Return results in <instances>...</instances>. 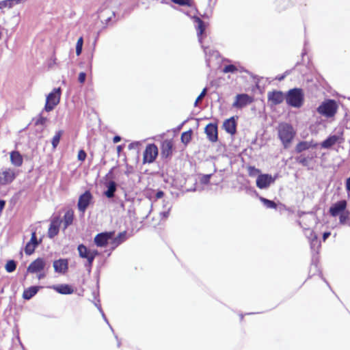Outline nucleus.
<instances>
[{"mask_svg":"<svg viewBox=\"0 0 350 350\" xmlns=\"http://www.w3.org/2000/svg\"><path fill=\"white\" fill-rule=\"evenodd\" d=\"M276 131L278 137L284 148L288 149L290 148L296 135V130L293 126L290 123L282 122L278 124Z\"/></svg>","mask_w":350,"mask_h":350,"instance_id":"f257e3e1","label":"nucleus"},{"mask_svg":"<svg viewBox=\"0 0 350 350\" xmlns=\"http://www.w3.org/2000/svg\"><path fill=\"white\" fill-rule=\"evenodd\" d=\"M286 103L293 107L300 108L304 101V94L301 88L289 90L285 96Z\"/></svg>","mask_w":350,"mask_h":350,"instance_id":"f03ea898","label":"nucleus"},{"mask_svg":"<svg viewBox=\"0 0 350 350\" xmlns=\"http://www.w3.org/2000/svg\"><path fill=\"white\" fill-rule=\"evenodd\" d=\"M337 110V103L333 99H325L317 108V111L326 118L334 117Z\"/></svg>","mask_w":350,"mask_h":350,"instance_id":"7ed1b4c3","label":"nucleus"},{"mask_svg":"<svg viewBox=\"0 0 350 350\" xmlns=\"http://www.w3.org/2000/svg\"><path fill=\"white\" fill-rule=\"evenodd\" d=\"M61 97V88H54L53 91L49 93L46 98V103L44 110L49 112L52 111L60 101Z\"/></svg>","mask_w":350,"mask_h":350,"instance_id":"20e7f679","label":"nucleus"},{"mask_svg":"<svg viewBox=\"0 0 350 350\" xmlns=\"http://www.w3.org/2000/svg\"><path fill=\"white\" fill-rule=\"evenodd\" d=\"M159 153L158 148L154 144H148L143 153V163H152Z\"/></svg>","mask_w":350,"mask_h":350,"instance_id":"39448f33","label":"nucleus"},{"mask_svg":"<svg viewBox=\"0 0 350 350\" xmlns=\"http://www.w3.org/2000/svg\"><path fill=\"white\" fill-rule=\"evenodd\" d=\"M92 199L93 196L90 191H85L81 194L79 198L77 204L79 211L83 213H85Z\"/></svg>","mask_w":350,"mask_h":350,"instance_id":"423d86ee","label":"nucleus"},{"mask_svg":"<svg viewBox=\"0 0 350 350\" xmlns=\"http://www.w3.org/2000/svg\"><path fill=\"white\" fill-rule=\"evenodd\" d=\"M114 235V232H102L98 234L94 238V243L98 247L105 246L109 243H112V239Z\"/></svg>","mask_w":350,"mask_h":350,"instance_id":"0eeeda50","label":"nucleus"},{"mask_svg":"<svg viewBox=\"0 0 350 350\" xmlns=\"http://www.w3.org/2000/svg\"><path fill=\"white\" fill-rule=\"evenodd\" d=\"M16 174L13 169L5 168L0 172V185H5L11 183L15 178Z\"/></svg>","mask_w":350,"mask_h":350,"instance_id":"6e6552de","label":"nucleus"},{"mask_svg":"<svg viewBox=\"0 0 350 350\" xmlns=\"http://www.w3.org/2000/svg\"><path fill=\"white\" fill-rule=\"evenodd\" d=\"M252 102V98L247 94H237L235 100L232 104V107L242 109Z\"/></svg>","mask_w":350,"mask_h":350,"instance_id":"1a4fd4ad","label":"nucleus"},{"mask_svg":"<svg viewBox=\"0 0 350 350\" xmlns=\"http://www.w3.org/2000/svg\"><path fill=\"white\" fill-rule=\"evenodd\" d=\"M275 178L271 175L264 174H260L256 178V186L259 189H267L271 184L273 183Z\"/></svg>","mask_w":350,"mask_h":350,"instance_id":"9d476101","label":"nucleus"},{"mask_svg":"<svg viewBox=\"0 0 350 350\" xmlns=\"http://www.w3.org/2000/svg\"><path fill=\"white\" fill-rule=\"evenodd\" d=\"M347 201L340 200L331 206L329 212L332 217H336L345 212L347 208Z\"/></svg>","mask_w":350,"mask_h":350,"instance_id":"9b49d317","label":"nucleus"},{"mask_svg":"<svg viewBox=\"0 0 350 350\" xmlns=\"http://www.w3.org/2000/svg\"><path fill=\"white\" fill-rule=\"evenodd\" d=\"M45 267V261L43 258H38L33 260L27 267V272L37 273L42 271Z\"/></svg>","mask_w":350,"mask_h":350,"instance_id":"f8f14e48","label":"nucleus"},{"mask_svg":"<svg viewBox=\"0 0 350 350\" xmlns=\"http://www.w3.org/2000/svg\"><path fill=\"white\" fill-rule=\"evenodd\" d=\"M115 16V12L109 8H104L100 10L98 18L101 23L108 25Z\"/></svg>","mask_w":350,"mask_h":350,"instance_id":"ddd939ff","label":"nucleus"},{"mask_svg":"<svg viewBox=\"0 0 350 350\" xmlns=\"http://www.w3.org/2000/svg\"><path fill=\"white\" fill-rule=\"evenodd\" d=\"M205 133L211 142H216L218 139L217 126L215 124L210 123L205 127Z\"/></svg>","mask_w":350,"mask_h":350,"instance_id":"4468645a","label":"nucleus"},{"mask_svg":"<svg viewBox=\"0 0 350 350\" xmlns=\"http://www.w3.org/2000/svg\"><path fill=\"white\" fill-rule=\"evenodd\" d=\"M267 97L268 100L275 105L282 103L285 98L281 91L269 92H268Z\"/></svg>","mask_w":350,"mask_h":350,"instance_id":"2eb2a0df","label":"nucleus"},{"mask_svg":"<svg viewBox=\"0 0 350 350\" xmlns=\"http://www.w3.org/2000/svg\"><path fill=\"white\" fill-rule=\"evenodd\" d=\"M55 271L59 273H64L68 269V261L67 259L60 258L53 262Z\"/></svg>","mask_w":350,"mask_h":350,"instance_id":"dca6fc26","label":"nucleus"},{"mask_svg":"<svg viewBox=\"0 0 350 350\" xmlns=\"http://www.w3.org/2000/svg\"><path fill=\"white\" fill-rule=\"evenodd\" d=\"M224 130L230 135H234L237 132V122L235 117H231L224 121L223 124Z\"/></svg>","mask_w":350,"mask_h":350,"instance_id":"f3484780","label":"nucleus"},{"mask_svg":"<svg viewBox=\"0 0 350 350\" xmlns=\"http://www.w3.org/2000/svg\"><path fill=\"white\" fill-rule=\"evenodd\" d=\"M60 222L61 221L58 217L55 218L51 221L48 230V237L50 239H53L58 234L59 231Z\"/></svg>","mask_w":350,"mask_h":350,"instance_id":"a211bd4d","label":"nucleus"},{"mask_svg":"<svg viewBox=\"0 0 350 350\" xmlns=\"http://www.w3.org/2000/svg\"><path fill=\"white\" fill-rule=\"evenodd\" d=\"M173 144L171 140L165 139L161 144V156L167 158L172 154Z\"/></svg>","mask_w":350,"mask_h":350,"instance_id":"6ab92c4d","label":"nucleus"},{"mask_svg":"<svg viewBox=\"0 0 350 350\" xmlns=\"http://www.w3.org/2000/svg\"><path fill=\"white\" fill-rule=\"evenodd\" d=\"M318 144L314 142L313 141H302L297 144L295 147V151L298 153H300L304 150H308L310 148H316Z\"/></svg>","mask_w":350,"mask_h":350,"instance_id":"aec40b11","label":"nucleus"},{"mask_svg":"<svg viewBox=\"0 0 350 350\" xmlns=\"http://www.w3.org/2000/svg\"><path fill=\"white\" fill-rule=\"evenodd\" d=\"M105 185L107 188V189L104 192V194L108 198H113L116 191L117 184L113 180H109L105 183Z\"/></svg>","mask_w":350,"mask_h":350,"instance_id":"412c9836","label":"nucleus"},{"mask_svg":"<svg viewBox=\"0 0 350 350\" xmlns=\"http://www.w3.org/2000/svg\"><path fill=\"white\" fill-rule=\"evenodd\" d=\"M339 139L340 137L338 135H330L321 144V146L325 149L330 148L332 146L335 145Z\"/></svg>","mask_w":350,"mask_h":350,"instance_id":"4be33fe9","label":"nucleus"},{"mask_svg":"<svg viewBox=\"0 0 350 350\" xmlns=\"http://www.w3.org/2000/svg\"><path fill=\"white\" fill-rule=\"evenodd\" d=\"M10 161L16 167H21L23 163V156L18 151H12L10 153Z\"/></svg>","mask_w":350,"mask_h":350,"instance_id":"5701e85b","label":"nucleus"},{"mask_svg":"<svg viewBox=\"0 0 350 350\" xmlns=\"http://www.w3.org/2000/svg\"><path fill=\"white\" fill-rule=\"evenodd\" d=\"M194 23L196 25V28L197 29V34L199 39V41L202 42V35L203 34L204 30H205V25L204 23L199 18V17H195L194 18Z\"/></svg>","mask_w":350,"mask_h":350,"instance_id":"b1692460","label":"nucleus"},{"mask_svg":"<svg viewBox=\"0 0 350 350\" xmlns=\"http://www.w3.org/2000/svg\"><path fill=\"white\" fill-rule=\"evenodd\" d=\"M74 211L72 209H68L64 214L63 217L64 229H66L70 226L74 220Z\"/></svg>","mask_w":350,"mask_h":350,"instance_id":"393cba45","label":"nucleus"},{"mask_svg":"<svg viewBox=\"0 0 350 350\" xmlns=\"http://www.w3.org/2000/svg\"><path fill=\"white\" fill-rule=\"evenodd\" d=\"M40 288V286H32L25 289L23 293V298L26 300H29L36 295Z\"/></svg>","mask_w":350,"mask_h":350,"instance_id":"a878e982","label":"nucleus"},{"mask_svg":"<svg viewBox=\"0 0 350 350\" xmlns=\"http://www.w3.org/2000/svg\"><path fill=\"white\" fill-rule=\"evenodd\" d=\"M77 250L79 256L82 258H87L94 253V251L89 250L83 244L79 245Z\"/></svg>","mask_w":350,"mask_h":350,"instance_id":"bb28decb","label":"nucleus"},{"mask_svg":"<svg viewBox=\"0 0 350 350\" xmlns=\"http://www.w3.org/2000/svg\"><path fill=\"white\" fill-rule=\"evenodd\" d=\"M60 294L69 295L73 293V289L68 284H61L55 288Z\"/></svg>","mask_w":350,"mask_h":350,"instance_id":"cd10ccee","label":"nucleus"},{"mask_svg":"<svg viewBox=\"0 0 350 350\" xmlns=\"http://www.w3.org/2000/svg\"><path fill=\"white\" fill-rule=\"evenodd\" d=\"M311 233V238L309 237V241L310 243V247L312 250H315V248H319L321 245L319 241H318L317 235L312 231L309 230Z\"/></svg>","mask_w":350,"mask_h":350,"instance_id":"c85d7f7f","label":"nucleus"},{"mask_svg":"<svg viewBox=\"0 0 350 350\" xmlns=\"http://www.w3.org/2000/svg\"><path fill=\"white\" fill-rule=\"evenodd\" d=\"M126 239V232H120L116 238L113 237L111 244L113 245V247H116L124 241Z\"/></svg>","mask_w":350,"mask_h":350,"instance_id":"c756f323","label":"nucleus"},{"mask_svg":"<svg viewBox=\"0 0 350 350\" xmlns=\"http://www.w3.org/2000/svg\"><path fill=\"white\" fill-rule=\"evenodd\" d=\"M164 211L160 212V217L163 219H166L169 216L170 211L172 208V204L169 202H165L163 204Z\"/></svg>","mask_w":350,"mask_h":350,"instance_id":"7c9ffc66","label":"nucleus"},{"mask_svg":"<svg viewBox=\"0 0 350 350\" xmlns=\"http://www.w3.org/2000/svg\"><path fill=\"white\" fill-rule=\"evenodd\" d=\"M63 134V131L60 130L56 132L55 135L52 139V146L53 148H56L59 143L60 138Z\"/></svg>","mask_w":350,"mask_h":350,"instance_id":"2f4dec72","label":"nucleus"},{"mask_svg":"<svg viewBox=\"0 0 350 350\" xmlns=\"http://www.w3.org/2000/svg\"><path fill=\"white\" fill-rule=\"evenodd\" d=\"M7 272L12 273L16 269V262L14 260H10L7 262L5 266Z\"/></svg>","mask_w":350,"mask_h":350,"instance_id":"473e14b6","label":"nucleus"},{"mask_svg":"<svg viewBox=\"0 0 350 350\" xmlns=\"http://www.w3.org/2000/svg\"><path fill=\"white\" fill-rule=\"evenodd\" d=\"M260 200L268 208H277V204L272 200H268L263 197H260Z\"/></svg>","mask_w":350,"mask_h":350,"instance_id":"72a5a7b5","label":"nucleus"},{"mask_svg":"<svg viewBox=\"0 0 350 350\" xmlns=\"http://www.w3.org/2000/svg\"><path fill=\"white\" fill-rule=\"evenodd\" d=\"M14 3H18V0H4L0 1V9H3L4 8H12Z\"/></svg>","mask_w":350,"mask_h":350,"instance_id":"f704fd0d","label":"nucleus"},{"mask_svg":"<svg viewBox=\"0 0 350 350\" xmlns=\"http://www.w3.org/2000/svg\"><path fill=\"white\" fill-rule=\"evenodd\" d=\"M191 130L183 133L181 135V142L185 144H187L191 139Z\"/></svg>","mask_w":350,"mask_h":350,"instance_id":"c9c22d12","label":"nucleus"},{"mask_svg":"<svg viewBox=\"0 0 350 350\" xmlns=\"http://www.w3.org/2000/svg\"><path fill=\"white\" fill-rule=\"evenodd\" d=\"M35 120V125L36 126H39V125H42V126H44L45 125L46 122H47V118L46 117H44L42 116V112L40 113L38 117L34 119Z\"/></svg>","mask_w":350,"mask_h":350,"instance_id":"e433bc0d","label":"nucleus"},{"mask_svg":"<svg viewBox=\"0 0 350 350\" xmlns=\"http://www.w3.org/2000/svg\"><path fill=\"white\" fill-rule=\"evenodd\" d=\"M36 243H29L28 242L26 245H25V252L27 255H31L32 254L34 251H35V249L36 247Z\"/></svg>","mask_w":350,"mask_h":350,"instance_id":"4c0bfd02","label":"nucleus"},{"mask_svg":"<svg viewBox=\"0 0 350 350\" xmlns=\"http://www.w3.org/2000/svg\"><path fill=\"white\" fill-rule=\"evenodd\" d=\"M97 254H98V252L94 251V254L90 256L88 258H86L87 262L85 263V266L87 267L88 270L89 271H90V270L92 269L93 261Z\"/></svg>","mask_w":350,"mask_h":350,"instance_id":"58836bf2","label":"nucleus"},{"mask_svg":"<svg viewBox=\"0 0 350 350\" xmlns=\"http://www.w3.org/2000/svg\"><path fill=\"white\" fill-rule=\"evenodd\" d=\"M350 212L349 211H345L342 212L340 215H339V220L341 224H345L347 221L349 220Z\"/></svg>","mask_w":350,"mask_h":350,"instance_id":"ea45409f","label":"nucleus"},{"mask_svg":"<svg viewBox=\"0 0 350 350\" xmlns=\"http://www.w3.org/2000/svg\"><path fill=\"white\" fill-rule=\"evenodd\" d=\"M83 37H80L76 44V54L77 56L80 55L82 52V48H83Z\"/></svg>","mask_w":350,"mask_h":350,"instance_id":"a19ab883","label":"nucleus"},{"mask_svg":"<svg viewBox=\"0 0 350 350\" xmlns=\"http://www.w3.org/2000/svg\"><path fill=\"white\" fill-rule=\"evenodd\" d=\"M296 160L299 163L304 166H307L309 163V159L304 157V155H300L299 157H297Z\"/></svg>","mask_w":350,"mask_h":350,"instance_id":"79ce46f5","label":"nucleus"},{"mask_svg":"<svg viewBox=\"0 0 350 350\" xmlns=\"http://www.w3.org/2000/svg\"><path fill=\"white\" fill-rule=\"evenodd\" d=\"M237 70V67L232 64L227 65L223 69V72L224 73L234 72Z\"/></svg>","mask_w":350,"mask_h":350,"instance_id":"37998d69","label":"nucleus"},{"mask_svg":"<svg viewBox=\"0 0 350 350\" xmlns=\"http://www.w3.org/2000/svg\"><path fill=\"white\" fill-rule=\"evenodd\" d=\"M212 176V174H206L203 175L200 178V183L203 185H207L210 182L211 177Z\"/></svg>","mask_w":350,"mask_h":350,"instance_id":"c03bdc74","label":"nucleus"},{"mask_svg":"<svg viewBox=\"0 0 350 350\" xmlns=\"http://www.w3.org/2000/svg\"><path fill=\"white\" fill-rule=\"evenodd\" d=\"M206 92H207V89L204 88L202 92H201V94L196 98L195 103H194L195 106H197L198 102L200 101L205 96V95L206 94Z\"/></svg>","mask_w":350,"mask_h":350,"instance_id":"a18cd8bd","label":"nucleus"},{"mask_svg":"<svg viewBox=\"0 0 350 350\" xmlns=\"http://www.w3.org/2000/svg\"><path fill=\"white\" fill-rule=\"evenodd\" d=\"M191 0H172L174 3L178 4L180 5H189V2Z\"/></svg>","mask_w":350,"mask_h":350,"instance_id":"49530a36","label":"nucleus"},{"mask_svg":"<svg viewBox=\"0 0 350 350\" xmlns=\"http://www.w3.org/2000/svg\"><path fill=\"white\" fill-rule=\"evenodd\" d=\"M86 152L83 150H81L78 152V159L79 161H83L86 158Z\"/></svg>","mask_w":350,"mask_h":350,"instance_id":"de8ad7c7","label":"nucleus"},{"mask_svg":"<svg viewBox=\"0 0 350 350\" xmlns=\"http://www.w3.org/2000/svg\"><path fill=\"white\" fill-rule=\"evenodd\" d=\"M86 73L81 72L79 75L78 81L81 83H83L85 81Z\"/></svg>","mask_w":350,"mask_h":350,"instance_id":"09e8293b","label":"nucleus"},{"mask_svg":"<svg viewBox=\"0 0 350 350\" xmlns=\"http://www.w3.org/2000/svg\"><path fill=\"white\" fill-rule=\"evenodd\" d=\"M29 242L31 243H35V244L36 243V246H38L39 245L40 242L38 241V240H37L36 232H33L31 234V237Z\"/></svg>","mask_w":350,"mask_h":350,"instance_id":"8fccbe9b","label":"nucleus"},{"mask_svg":"<svg viewBox=\"0 0 350 350\" xmlns=\"http://www.w3.org/2000/svg\"><path fill=\"white\" fill-rule=\"evenodd\" d=\"M248 170H249L250 174H251V175L254 173L259 172V170L258 169H256L255 167H252V166L249 167Z\"/></svg>","mask_w":350,"mask_h":350,"instance_id":"3c124183","label":"nucleus"},{"mask_svg":"<svg viewBox=\"0 0 350 350\" xmlns=\"http://www.w3.org/2000/svg\"><path fill=\"white\" fill-rule=\"evenodd\" d=\"M5 205V201L3 200H0V214L2 213Z\"/></svg>","mask_w":350,"mask_h":350,"instance_id":"603ef678","label":"nucleus"},{"mask_svg":"<svg viewBox=\"0 0 350 350\" xmlns=\"http://www.w3.org/2000/svg\"><path fill=\"white\" fill-rule=\"evenodd\" d=\"M163 195H164L163 191H158L156 193L155 197H156L157 199H159V198H161L163 196Z\"/></svg>","mask_w":350,"mask_h":350,"instance_id":"864d4df0","label":"nucleus"},{"mask_svg":"<svg viewBox=\"0 0 350 350\" xmlns=\"http://www.w3.org/2000/svg\"><path fill=\"white\" fill-rule=\"evenodd\" d=\"M346 189L347 191L350 192V177L347 179Z\"/></svg>","mask_w":350,"mask_h":350,"instance_id":"5fc2aeb1","label":"nucleus"},{"mask_svg":"<svg viewBox=\"0 0 350 350\" xmlns=\"http://www.w3.org/2000/svg\"><path fill=\"white\" fill-rule=\"evenodd\" d=\"M329 232H325L323 234V240L325 241L329 236H330Z\"/></svg>","mask_w":350,"mask_h":350,"instance_id":"6e6d98bb","label":"nucleus"},{"mask_svg":"<svg viewBox=\"0 0 350 350\" xmlns=\"http://www.w3.org/2000/svg\"><path fill=\"white\" fill-rule=\"evenodd\" d=\"M121 140V137L120 136H115L113 139V143H118Z\"/></svg>","mask_w":350,"mask_h":350,"instance_id":"4d7b16f0","label":"nucleus"},{"mask_svg":"<svg viewBox=\"0 0 350 350\" xmlns=\"http://www.w3.org/2000/svg\"><path fill=\"white\" fill-rule=\"evenodd\" d=\"M285 77V75H282L281 76H278L276 77V79H278V81H282L284 79Z\"/></svg>","mask_w":350,"mask_h":350,"instance_id":"13d9d810","label":"nucleus"},{"mask_svg":"<svg viewBox=\"0 0 350 350\" xmlns=\"http://www.w3.org/2000/svg\"><path fill=\"white\" fill-rule=\"evenodd\" d=\"M309 230H310V229H307L306 230V234L308 239H309V237L311 238V233L310 232Z\"/></svg>","mask_w":350,"mask_h":350,"instance_id":"bf43d9fd","label":"nucleus"},{"mask_svg":"<svg viewBox=\"0 0 350 350\" xmlns=\"http://www.w3.org/2000/svg\"><path fill=\"white\" fill-rule=\"evenodd\" d=\"M139 142H133L132 143V145H133V148L134 147V145H139Z\"/></svg>","mask_w":350,"mask_h":350,"instance_id":"052dcab7","label":"nucleus"},{"mask_svg":"<svg viewBox=\"0 0 350 350\" xmlns=\"http://www.w3.org/2000/svg\"><path fill=\"white\" fill-rule=\"evenodd\" d=\"M44 276V274H40V275L38 276V278H39V279H41V278H42Z\"/></svg>","mask_w":350,"mask_h":350,"instance_id":"680f3d73","label":"nucleus"},{"mask_svg":"<svg viewBox=\"0 0 350 350\" xmlns=\"http://www.w3.org/2000/svg\"><path fill=\"white\" fill-rule=\"evenodd\" d=\"M186 121L183 122L180 125H179V129H180L182 127V126L185 124Z\"/></svg>","mask_w":350,"mask_h":350,"instance_id":"e2e57ef3","label":"nucleus"},{"mask_svg":"<svg viewBox=\"0 0 350 350\" xmlns=\"http://www.w3.org/2000/svg\"><path fill=\"white\" fill-rule=\"evenodd\" d=\"M129 149H131V143L128 145Z\"/></svg>","mask_w":350,"mask_h":350,"instance_id":"0e129e2a","label":"nucleus"},{"mask_svg":"<svg viewBox=\"0 0 350 350\" xmlns=\"http://www.w3.org/2000/svg\"><path fill=\"white\" fill-rule=\"evenodd\" d=\"M103 317H104L105 320L106 321H107V319H106V317H105V314H104L103 313Z\"/></svg>","mask_w":350,"mask_h":350,"instance_id":"69168bd1","label":"nucleus"},{"mask_svg":"<svg viewBox=\"0 0 350 350\" xmlns=\"http://www.w3.org/2000/svg\"><path fill=\"white\" fill-rule=\"evenodd\" d=\"M2 32L0 31V40L1 39Z\"/></svg>","mask_w":350,"mask_h":350,"instance_id":"338daca9","label":"nucleus"},{"mask_svg":"<svg viewBox=\"0 0 350 350\" xmlns=\"http://www.w3.org/2000/svg\"><path fill=\"white\" fill-rule=\"evenodd\" d=\"M118 150L120 151V146H118Z\"/></svg>","mask_w":350,"mask_h":350,"instance_id":"774afa93","label":"nucleus"}]
</instances>
